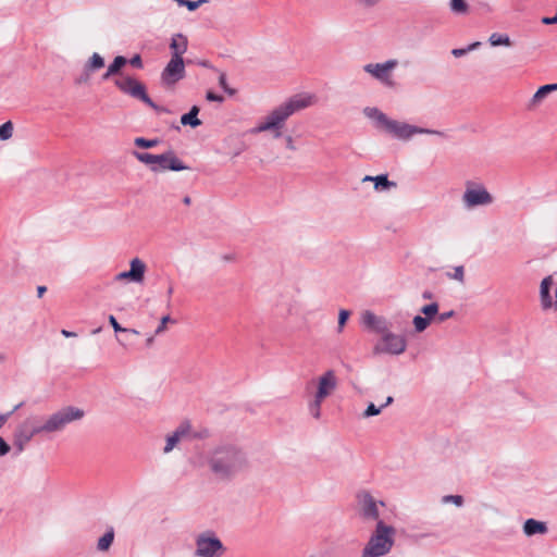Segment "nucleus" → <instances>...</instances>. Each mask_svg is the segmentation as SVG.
I'll return each instance as SVG.
<instances>
[{
	"label": "nucleus",
	"mask_w": 557,
	"mask_h": 557,
	"mask_svg": "<svg viewBox=\"0 0 557 557\" xmlns=\"http://www.w3.org/2000/svg\"><path fill=\"white\" fill-rule=\"evenodd\" d=\"M135 145L140 148H153L158 145L157 139H146L144 137H137L134 140Z\"/></svg>",
	"instance_id": "obj_36"
},
{
	"label": "nucleus",
	"mask_w": 557,
	"mask_h": 557,
	"mask_svg": "<svg viewBox=\"0 0 557 557\" xmlns=\"http://www.w3.org/2000/svg\"><path fill=\"white\" fill-rule=\"evenodd\" d=\"M421 312L425 315L424 318H428L429 321H431V319L434 318L438 312L437 302H432V304L423 306L421 308Z\"/></svg>",
	"instance_id": "obj_35"
},
{
	"label": "nucleus",
	"mask_w": 557,
	"mask_h": 557,
	"mask_svg": "<svg viewBox=\"0 0 557 557\" xmlns=\"http://www.w3.org/2000/svg\"><path fill=\"white\" fill-rule=\"evenodd\" d=\"M129 64L134 67L141 69L143 67V61L139 54H135L129 59Z\"/></svg>",
	"instance_id": "obj_45"
},
{
	"label": "nucleus",
	"mask_w": 557,
	"mask_h": 557,
	"mask_svg": "<svg viewBox=\"0 0 557 557\" xmlns=\"http://www.w3.org/2000/svg\"><path fill=\"white\" fill-rule=\"evenodd\" d=\"M413 326L416 332L421 333L426 330V327L430 324V321L428 318L416 315L412 320Z\"/></svg>",
	"instance_id": "obj_34"
},
{
	"label": "nucleus",
	"mask_w": 557,
	"mask_h": 557,
	"mask_svg": "<svg viewBox=\"0 0 557 557\" xmlns=\"http://www.w3.org/2000/svg\"><path fill=\"white\" fill-rule=\"evenodd\" d=\"M190 431V426L188 423H182L178 425L171 434H169L165 438V445L162 449L163 454H170L177 444L187 436Z\"/></svg>",
	"instance_id": "obj_18"
},
{
	"label": "nucleus",
	"mask_w": 557,
	"mask_h": 557,
	"mask_svg": "<svg viewBox=\"0 0 557 557\" xmlns=\"http://www.w3.org/2000/svg\"><path fill=\"white\" fill-rule=\"evenodd\" d=\"M5 360H7L5 355L0 352V363L4 362Z\"/></svg>",
	"instance_id": "obj_59"
},
{
	"label": "nucleus",
	"mask_w": 557,
	"mask_h": 557,
	"mask_svg": "<svg viewBox=\"0 0 557 557\" xmlns=\"http://www.w3.org/2000/svg\"><path fill=\"white\" fill-rule=\"evenodd\" d=\"M488 42L493 47L505 46L510 47L512 45L510 37L507 34L493 33L488 37Z\"/></svg>",
	"instance_id": "obj_27"
},
{
	"label": "nucleus",
	"mask_w": 557,
	"mask_h": 557,
	"mask_svg": "<svg viewBox=\"0 0 557 557\" xmlns=\"http://www.w3.org/2000/svg\"><path fill=\"white\" fill-rule=\"evenodd\" d=\"M191 463L197 468L207 467L219 481L228 482L249 467L246 451L233 443H220L197 453Z\"/></svg>",
	"instance_id": "obj_1"
},
{
	"label": "nucleus",
	"mask_w": 557,
	"mask_h": 557,
	"mask_svg": "<svg viewBox=\"0 0 557 557\" xmlns=\"http://www.w3.org/2000/svg\"><path fill=\"white\" fill-rule=\"evenodd\" d=\"M195 544L196 557H221L225 553L223 543L212 531L198 534Z\"/></svg>",
	"instance_id": "obj_10"
},
{
	"label": "nucleus",
	"mask_w": 557,
	"mask_h": 557,
	"mask_svg": "<svg viewBox=\"0 0 557 557\" xmlns=\"http://www.w3.org/2000/svg\"><path fill=\"white\" fill-rule=\"evenodd\" d=\"M46 292V287L45 286H38L37 288V293H38V296L41 297Z\"/></svg>",
	"instance_id": "obj_56"
},
{
	"label": "nucleus",
	"mask_w": 557,
	"mask_h": 557,
	"mask_svg": "<svg viewBox=\"0 0 557 557\" xmlns=\"http://www.w3.org/2000/svg\"><path fill=\"white\" fill-rule=\"evenodd\" d=\"M355 3L363 9V10H370L376 8L383 0H354Z\"/></svg>",
	"instance_id": "obj_37"
},
{
	"label": "nucleus",
	"mask_w": 557,
	"mask_h": 557,
	"mask_svg": "<svg viewBox=\"0 0 557 557\" xmlns=\"http://www.w3.org/2000/svg\"><path fill=\"white\" fill-rule=\"evenodd\" d=\"M114 541V529L112 527L108 528L106 533L98 540L97 549L99 552H107L111 547Z\"/></svg>",
	"instance_id": "obj_23"
},
{
	"label": "nucleus",
	"mask_w": 557,
	"mask_h": 557,
	"mask_svg": "<svg viewBox=\"0 0 557 557\" xmlns=\"http://www.w3.org/2000/svg\"><path fill=\"white\" fill-rule=\"evenodd\" d=\"M172 293H173V287H172V286H170V287H169V289H168V295H169V296H171V295H172Z\"/></svg>",
	"instance_id": "obj_61"
},
{
	"label": "nucleus",
	"mask_w": 557,
	"mask_h": 557,
	"mask_svg": "<svg viewBox=\"0 0 557 557\" xmlns=\"http://www.w3.org/2000/svg\"><path fill=\"white\" fill-rule=\"evenodd\" d=\"M449 10L455 15H467L470 13V5L466 0H449Z\"/></svg>",
	"instance_id": "obj_24"
},
{
	"label": "nucleus",
	"mask_w": 557,
	"mask_h": 557,
	"mask_svg": "<svg viewBox=\"0 0 557 557\" xmlns=\"http://www.w3.org/2000/svg\"><path fill=\"white\" fill-rule=\"evenodd\" d=\"M127 63V59L122 55L114 58L113 62L108 66L107 72L102 75V79L107 81L113 75H116L120 70Z\"/></svg>",
	"instance_id": "obj_22"
},
{
	"label": "nucleus",
	"mask_w": 557,
	"mask_h": 557,
	"mask_svg": "<svg viewBox=\"0 0 557 557\" xmlns=\"http://www.w3.org/2000/svg\"><path fill=\"white\" fill-rule=\"evenodd\" d=\"M103 66H104L103 58L99 53L95 52L89 58V60L86 62L85 71L94 73V72L100 70Z\"/></svg>",
	"instance_id": "obj_26"
},
{
	"label": "nucleus",
	"mask_w": 557,
	"mask_h": 557,
	"mask_svg": "<svg viewBox=\"0 0 557 557\" xmlns=\"http://www.w3.org/2000/svg\"><path fill=\"white\" fill-rule=\"evenodd\" d=\"M170 321H171L170 315H164L161 319L160 324L156 329L154 334L159 335V334L163 333L165 331V329H166V323L170 322Z\"/></svg>",
	"instance_id": "obj_43"
},
{
	"label": "nucleus",
	"mask_w": 557,
	"mask_h": 557,
	"mask_svg": "<svg viewBox=\"0 0 557 557\" xmlns=\"http://www.w3.org/2000/svg\"><path fill=\"white\" fill-rule=\"evenodd\" d=\"M393 401H394V398H393L392 396H388V397L386 398L385 404L381 406V407H382V409H383L384 407H386V406L391 405Z\"/></svg>",
	"instance_id": "obj_55"
},
{
	"label": "nucleus",
	"mask_w": 557,
	"mask_h": 557,
	"mask_svg": "<svg viewBox=\"0 0 557 557\" xmlns=\"http://www.w3.org/2000/svg\"><path fill=\"white\" fill-rule=\"evenodd\" d=\"M362 325L372 332L382 334L389 327L387 320L384 317L376 315L374 312L367 310L361 314Z\"/></svg>",
	"instance_id": "obj_17"
},
{
	"label": "nucleus",
	"mask_w": 557,
	"mask_h": 557,
	"mask_svg": "<svg viewBox=\"0 0 557 557\" xmlns=\"http://www.w3.org/2000/svg\"><path fill=\"white\" fill-rule=\"evenodd\" d=\"M374 177H375V176L367 175V176H364V177H363V180H362V181H363V182H373V178H374Z\"/></svg>",
	"instance_id": "obj_57"
},
{
	"label": "nucleus",
	"mask_w": 557,
	"mask_h": 557,
	"mask_svg": "<svg viewBox=\"0 0 557 557\" xmlns=\"http://www.w3.org/2000/svg\"><path fill=\"white\" fill-rule=\"evenodd\" d=\"M109 322L116 333L122 332V333H131L134 335H139V332L135 329H126V327L121 326L120 323L114 318V315H109Z\"/></svg>",
	"instance_id": "obj_33"
},
{
	"label": "nucleus",
	"mask_w": 557,
	"mask_h": 557,
	"mask_svg": "<svg viewBox=\"0 0 557 557\" xmlns=\"http://www.w3.org/2000/svg\"><path fill=\"white\" fill-rule=\"evenodd\" d=\"M360 515L364 520L376 521L380 519V506H384L383 502H377L369 493L359 496Z\"/></svg>",
	"instance_id": "obj_15"
},
{
	"label": "nucleus",
	"mask_w": 557,
	"mask_h": 557,
	"mask_svg": "<svg viewBox=\"0 0 557 557\" xmlns=\"http://www.w3.org/2000/svg\"><path fill=\"white\" fill-rule=\"evenodd\" d=\"M317 97L313 94L301 92L294 95L280 106L272 109L251 131V134L271 132L274 138L282 137L286 121L306 108L313 106Z\"/></svg>",
	"instance_id": "obj_2"
},
{
	"label": "nucleus",
	"mask_w": 557,
	"mask_h": 557,
	"mask_svg": "<svg viewBox=\"0 0 557 557\" xmlns=\"http://www.w3.org/2000/svg\"><path fill=\"white\" fill-rule=\"evenodd\" d=\"M540 300L543 310H557V283L553 275L544 277L540 285Z\"/></svg>",
	"instance_id": "obj_13"
},
{
	"label": "nucleus",
	"mask_w": 557,
	"mask_h": 557,
	"mask_svg": "<svg viewBox=\"0 0 557 557\" xmlns=\"http://www.w3.org/2000/svg\"><path fill=\"white\" fill-rule=\"evenodd\" d=\"M542 23L546 24V25L555 24V23H557V15H554L552 17H543Z\"/></svg>",
	"instance_id": "obj_52"
},
{
	"label": "nucleus",
	"mask_w": 557,
	"mask_h": 557,
	"mask_svg": "<svg viewBox=\"0 0 557 557\" xmlns=\"http://www.w3.org/2000/svg\"><path fill=\"white\" fill-rule=\"evenodd\" d=\"M90 74H91V72H86L84 70V73L76 79V83L77 84L87 83L89 81Z\"/></svg>",
	"instance_id": "obj_50"
},
{
	"label": "nucleus",
	"mask_w": 557,
	"mask_h": 557,
	"mask_svg": "<svg viewBox=\"0 0 557 557\" xmlns=\"http://www.w3.org/2000/svg\"><path fill=\"white\" fill-rule=\"evenodd\" d=\"M407 349V339L404 335L391 332L389 327L381 334V339L374 345L373 352L375 355H393L399 356Z\"/></svg>",
	"instance_id": "obj_12"
},
{
	"label": "nucleus",
	"mask_w": 557,
	"mask_h": 557,
	"mask_svg": "<svg viewBox=\"0 0 557 557\" xmlns=\"http://www.w3.org/2000/svg\"><path fill=\"white\" fill-rule=\"evenodd\" d=\"M117 341H119L120 345H122V346H124V347H126V346H127V345H126L125 343H123L120 338H117Z\"/></svg>",
	"instance_id": "obj_62"
},
{
	"label": "nucleus",
	"mask_w": 557,
	"mask_h": 557,
	"mask_svg": "<svg viewBox=\"0 0 557 557\" xmlns=\"http://www.w3.org/2000/svg\"><path fill=\"white\" fill-rule=\"evenodd\" d=\"M61 334L65 337H75L76 334L74 332H70V331H66V330H62L61 331Z\"/></svg>",
	"instance_id": "obj_53"
},
{
	"label": "nucleus",
	"mask_w": 557,
	"mask_h": 557,
	"mask_svg": "<svg viewBox=\"0 0 557 557\" xmlns=\"http://www.w3.org/2000/svg\"><path fill=\"white\" fill-rule=\"evenodd\" d=\"M207 100L209 101H215V102H222L224 98L221 95L214 94L212 91H208L206 95Z\"/></svg>",
	"instance_id": "obj_47"
},
{
	"label": "nucleus",
	"mask_w": 557,
	"mask_h": 557,
	"mask_svg": "<svg viewBox=\"0 0 557 557\" xmlns=\"http://www.w3.org/2000/svg\"><path fill=\"white\" fill-rule=\"evenodd\" d=\"M115 86L124 94L139 99L143 102H145L147 106L152 108L157 112H168L165 108H162L158 106L156 102L151 100V98L146 92V87L143 83L131 77V76H123L114 82Z\"/></svg>",
	"instance_id": "obj_9"
},
{
	"label": "nucleus",
	"mask_w": 557,
	"mask_h": 557,
	"mask_svg": "<svg viewBox=\"0 0 557 557\" xmlns=\"http://www.w3.org/2000/svg\"><path fill=\"white\" fill-rule=\"evenodd\" d=\"M198 113L199 108L194 106L188 113L182 115L181 123L183 125H190L191 127L199 126L201 121L197 117Z\"/></svg>",
	"instance_id": "obj_25"
},
{
	"label": "nucleus",
	"mask_w": 557,
	"mask_h": 557,
	"mask_svg": "<svg viewBox=\"0 0 557 557\" xmlns=\"http://www.w3.org/2000/svg\"><path fill=\"white\" fill-rule=\"evenodd\" d=\"M22 406H23V403H20L14 407V409L11 412L5 413V414H0V429L3 426V424L5 423L8 418L11 416V413L14 412L15 410L20 409Z\"/></svg>",
	"instance_id": "obj_46"
},
{
	"label": "nucleus",
	"mask_w": 557,
	"mask_h": 557,
	"mask_svg": "<svg viewBox=\"0 0 557 557\" xmlns=\"http://www.w3.org/2000/svg\"><path fill=\"white\" fill-rule=\"evenodd\" d=\"M284 139H285V147H286V149H288L290 151H296L297 150V147L295 145L294 138L290 135L285 136Z\"/></svg>",
	"instance_id": "obj_44"
},
{
	"label": "nucleus",
	"mask_w": 557,
	"mask_h": 557,
	"mask_svg": "<svg viewBox=\"0 0 557 557\" xmlns=\"http://www.w3.org/2000/svg\"><path fill=\"white\" fill-rule=\"evenodd\" d=\"M14 125L11 121H7L0 125V140L5 141L12 138Z\"/></svg>",
	"instance_id": "obj_30"
},
{
	"label": "nucleus",
	"mask_w": 557,
	"mask_h": 557,
	"mask_svg": "<svg viewBox=\"0 0 557 557\" xmlns=\"http://www.w3.org/2000/svg\"><path fill=\"white\" fill-rule=\"evenodd\" d=\"M147 271L146 263L139 258H133L129 261V270H127L128 282L141 284L145 280V273Z\"/></svg>",
	"instance_id": "obj_19"
},
{
	"label": "nucleus",
	"mask_w": 557,
	"mask_h": 557,
	"mask_svg": "<svg viewBox=\"0 0 557 557\" xmlns=\"http://www.w3.org/2000/svg\"><path fill=\"white\" fill-rule=\"evenodd\" d=\"M183 201H184L185 205H189L190 203V198L187 196V197L184 198Z\"/></svg>",
	"instance_id": "obj_60"
},
{
	"label": "nucleus",
	"mask_w": 557,
	"mask_h": 557,
	"mask_svg": "<svg viewBox=\"0 0 557 557\" xmlns=\"http://www.w3.org/2000/svg\"><path fill=\"white\" fill-rule=\"evenodd\" d=\"M522 530L527 536H534L537 534H546L548 532V527L546 522L530 518L524 521Z\"/></svg>",
	"instance_id": "obj_20"
},
{
	"label": "nucleus",
	"mask_w": 557,
	"mask_h": 557,
	"mask_svg": "<svg viewBox=\"0 0 557 557\" xmlns=\"http://www.w3.org/2000/svg\"><path fill=\"white\" fill-rule=\"evenodd\" d=\"M10 451L9 444L0 436V457L7 455Z\"/></svg>",
	"instance_id": "obj_48"
},
{
	"label": "nucleus",
	"mask_w": 557,
	"mask_h": 557,
	"mask_svg": "<svg viewBox=\"0 0 557 557\" xmlns=\"http://www.w3.org/2000/svg\"><path fill=\"white\" fill-rule=\"evenodd\" d=\"M100 330H101L100 327H99V329H96L92 333H94V334H97V333H99V332H100Z\"/></svg>",
	"instance_id": "obj_63"
},
{
	"label": "nucleus",
	"mask_w": 557,
	"mask_h": 557,
	"mask_svg": "<svg viewBox=\"0 0 557 557\" xmlns=\"http://www.w3.org/2000/svg\"><path fill=\"white\" fill-rule=\"evenodd\" d=\"M350 315V312L346 309H341L339 312H338V327H337V332L338 333H342L343 332V329L348 320Z\"/></svg>",
	"instance_id": "obj_38"
},
{
	"label": "nucleus",
	"mask_w": 557,
	"mask_h": 557,
	"mask_svg": "<svg viewBox=\"0 0 557 557\" xmlns=\"http://www.w3.org/2000/svg\"><path fill=\"white\" fill-rule=\"evenodd\" d=\"M461 202L468 210L476 207H487L494 202V196L482 182L468 180L465 182Z\"/></svg>",
	"instance_id": "obj_8"
},
{
	"label": "nucleus",
	"mask_w": 557,
	"mask_h": 557,
	"mask_svg": "<svg viewBox=\"0 0 557 557\" xmlns=\"http://www.w3.org/2000/svg\"><path fill=\"white\" fill-rule=\"evenodd\" d=\"M84 414V410L78 407H63L44 420V423L39 425L40 432L41 434L62 432L67 424L81 420Z\"/></svg>",
	"instance_id": "obj_6"
},
{
	"label": "nucleus",
	"mask_w": 557,
	"mask_h": 557,
	"mask_svg": "<svg viewBox=\"0 0 557 557\" xmlns=\"http://www.w3.org/2000/svg\"><path fill=\"white\" fill-rule=\"evenodd\" d=\"M219 85L221 86V88L224 89V91H226L228 95H234L235 90L230 88L228 85H227V79H226V74L225 73H220L219 75Z\"/></svg>",
	"instance_id": "obj_42"
},
{
	"label": "nucleus",
	"mask_w": 557,
	"mask_h": 557,
	"mask_svg": "<svg viewBox=\"0 0 557 557\" xmlns=\"http://www.w3.org/2000/svg\"><path fill=\"white\" fill-rule=\"evenodd\" d=\"M449 277L456 280L460 283L465 282V269L462 265H457L454 268V272L449 274Z\"/></svg>",
	"instance_id": "obj_39"
},
{
	"label": "nucleus",
	"mask_w": 557,
	"mask_h": 557,
	"mask_svg": "<svg viewBox=\"0 0 557 557\" xmlns=\"http://www.w3.org/2000/svg\"><path fill=\"white\" fill-rule=\"evenodd\" d=\"M382 411V407H376L374 404H369L367 409L363 412V417L369 418L373 416L380 414Z\"/></svg>",
	"instance_id": "obj_41"
},
{
	"label": "nucleus",
	"mask_w": 557,
	"mask_h": 557,
	"mask_svg": "<svg viewBox=\"0 0 557 557\" xmlns=\"http://www.w3.org/2000/svg\"><path fill=\"white\" fill-rule=\"evenodd\" d=\"M363 114L374 122V126L398 140H409L414 135H442L440 131L423 128L388 117L376 107H366Z\"/></svg>",
	"instance_id": "obj_3"
},
{
	"label": "nucleus",
	"mask_w": 557,
	"mask_h": 557,
	"mask_svg": "<svg viewBox=\"0 0 557 557\" xmlns=\"http://www.w3.org/2000/svg\"><path fill=\"white\" fill-rule=\"evenodd\" d=\"M397 65L398 61L396 59H389L382 63H368L363 65V71L383 86L396 88L397 83L394 79L393 71Z\"/></svg>",
	"instance_id": "obj_11"
},
{
	"label": "nucleus",
	"mask_w": 557,
	"mask_h": 557,
	"mask_svg": "<svg viewBox=\"0 0 557 557\" xmlns=\"http://www.w3.org/2000/svg\"><path fill=\"white\" fill-rule=\"evenodd\" d=\"M114 281H116V282H128L127 272L123 271V272L117 273L114 276Z\"/></svg>",
	"instance_id": "obj_51"
},
{
	"label": "nucleus",
	"mask_w": 557,
	"mask_h": 557,
	"mask_svg": "<svg viewBox=\"0 0 557 557\" xmlns=\"http://www.w3.org/2000/svg\"><path fill=\"white\" fill-rule=\"evenodd\" d=\"M188 40L183 34H175L170 44L172 50V58H183V54L187 51Z\"/></svg>",
	"instance_id": "obj_21"
},
{
	"label": "nucleus",
	"mask_w": 557,
	"mask_h": 557,
	"mask_svg": "<svg viewBox=\"0 0 557 557\" xmlns=\"http://www.w3.org/2000/svg\"><path fill=\"white\" fill-rule=\"evenodd\" d=\"M185 75V64L183 58H171L161 74L162 84L173 86Z\"/></svg>",
	"instance_id": "obj_14"
},
{
	"label": "nucleus",
	"mask_w": 557,
	"mask_h": 557,
	"mask_svg": "<svg viewBox=\"0 0 557 557\" xmlns=\"http://www.w3.org/2000/svg\"><path fill=\"white\" fill-rule=\"evenodd\" d=\"M553 90H557V84H548L540 87L532 97V103H540Z\"/></svg>",
	"instance_id": "obj_28"
},
{
	"label": "nucleus",
	"mask_w": 557,
	"mask_h": 557,
	"mask_svg": "<svg viewBox=\"0 0 557 557\" xmlns=\"http://www.w3.org/2000/svg\"><path fill=\"white\" fill-rule=\"evenodd\" d=\"M375 190H387L392 187H396V183L387 178V175H377L373 178Z\"/></svg>",
	"instance_id": "obj_29"
},
{
	"label": "nucleus",
	"mask_w": 557,
	"mask_h": 557,
	"mask_svg": "<svg viewBox=\"0 0 557 557\" xmlns=\"http://www.w3.org/2000/svg\"><path fill=\"white\" fill-rule=\"evenodd\" d=\"M454 314H455V312L453 310H449V311L440 313L437 319H438L440 322H444V321L453 318Z\"/></svg>",
	"instance_id": "obj_49"
},
{
	"label": "nucleus",
	"mask_w": 557,
	"mask_h": 557,
	"mask_svg": "<svg viewBox=\"0 0 557 557\" xmlns=\"http://www.w3.org/2000/svg\"><path fill=\"white\" fill-rule=\"evenodd\" d=\"M485 8L487 11H491V7L488 4H485Z\"/></svg>",
	"instance_id": "obj_64"
},
{
	"label": "nucleus",
	"mask_w": 557,
	"mask_h": 557,
	"mask_svg": "<svg viewBox=\"0 0 557 557\" xmlns=\"http://www.w3.org/2000/svg\"><path fill=\"white\" fill-rule=\"evenodd\" d=\"M443 503H453L457 507H461L463 504V497L461 495H446L443 497Z\"/></svg>",
	"instance_id": "obj_40"
},
{
	"label": "nucleus",
	"mask_w": 557,
	"mask_h": 557,
	"mask_svg": "<svg viewBox=\"0 0 557 557\" xmlns=\"http://www.w3.org/2000/svg\"><path fill=\"white\" fill-rule=\"evenodd\" d=\"M396 529L377 520L375 529L361 550V557H385L395 545Z\"/></svg>",
	"instance_id": "obj_4"
},
{
	"label": "nucleus",
	"mask_w": 557,
	"mask_h": 557,
	"mask_svg": "<svg viewBox=\"0 0 557 557\" xmlns=\"http://www.w3.org/2000/svg\"><path fill=\"white\" fill-rule=\"evenodd\" d=\"M433 297V294L429 290L423 292L422 298L423 299H431Z\"/></svg>",
	"instance_id": "obj_54"
},
{
	"label": "nucleus",
	"mask_w": 557,
	"mask_h": 557,
	"mask_svg": "<svg viewBox=\"0 0 557 557\" xmlns=\"http://www.w3.org/2000/svg\"><path fill=\"white\" fill-rule=\"evenodd\" d=\"M152 343H153V336L148 337L146 341L147 346H151Z\"/></svg>",
	"instance_id": "obj_58"
},
{
	"label": "nucleus",
	"mask_w": 557,
	"mask_h": 557,
	"mask_svg": "<svg viewBox=\"0 0 557 557\" xmlns=\"http://www.w3.org/2000/svg\"><path fill=\"white\" fill-rule=\"evenodd\" d=\"M39 434H41L39 425L32 429H27L26 422L18 425L13 437V445L17 449V453H22L32 438Z\"/></svg>",
	"instance_id": "obj_16"
},
{
	"label": "nucleus",
	"mask_w": 557,
	"mask_h": 557,
	"mask_svg": "<svg viewBox=\"0 0 557 557\" xmlns=\"http://www.w3.org/2000/svg\"><path fill=\"white\" fill-rule=\"evenodd\" d=\"M481 46L480 41L472 42L468 45L466 48H456L451 50V54L456 58H460L466 55L468 52H471L478 49Z\"/></svg>",
	"instance_id": "obj_31"
},
{
	"label": "nucleus",
	"mask_w": 557,
	"mask_h": 557,
	"mask_svg": "<svg viewBox=\"0 0 557 557\" xmlns=\"http://www.w3.org/2000/svg\"><path fill=\"white\" fill-rule=\"evenodd\" d=\"M133 156L141 163L148 165L152 172L160 171H184L186 166L173 151H168L162 154H152L148 152L134 151Z\"/></svg>",
	"instance_id": "obj_7"
},
{
	"label": "nucleus",
	"mask_w": 557,
	"mask_h": 557,
	"mask_svg": "<svg viewBox=\"0 0 557 557\" xmlns=\"http://www.w3.org/2000/svg\"><path fill=\"white\" fill-rule=\"evenodd\" d=\"M174 2L177 3L178 7H185L187 8L189 11H195L197 10L201 4L203 3H207L208 0H197V1H191V0H173Z\"/></svg>",
	"instance_id": "obj_32"
},
{
	"label": "nucleus",
	"mask_w": 557,
	"mask_h": 557,
	"mask_svg": "<svg viewBox=\"0 0 557 557\" xmlns=\"http://www.w3.org/2000/svg\"><path fill=\"white\" fill-rule=\"evenodd\" d=\"M338 380L334 370H326L315 381V391L312 397L308 400V412L309 414L319 420L322 411L321 407L323 401L334 394L337 389Z\"/></svg>",
	"instance_id": "obj_5"
}]
</instances>
